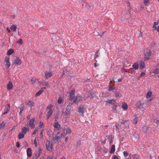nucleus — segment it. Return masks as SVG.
<instances>
[{
  "mask_svg": "<svg viewBox=\"0 0 159 159\" xmlns=\"http://www.w3.org/2000/svg\"><path fill=\"white\" fill-rule=\"evenodd\" d=\"M138 120V119L136 117H135L134 120V123L135 124H136L137 123Z\"/></svg>",
  "mask_w": 159,
  "mask_h": 159,
  "instance_id": "obj_44",
  "label": "nucleus"
},
{
  "mask_svg": "<svg viewBox=\"0 0 159 159\" xmlns=\"http://www.w3.org/2000/svg\"><path fill=\"white\" fill-rule=\"evenodd\" d=\"M34 121L35 119L34 118H33L31 119L30 122L29 126L31 128H33L35 127V125L34 124Z\"/></svg>",
  "mask_w": 159,
  "mask_h": 159,
  "instance_id": "obj_11",
  "label": "nucleus"
},
{
  "mask_svg": "<svg viewBox=\"0 0 159 159\" xmlns=\"http://www.w3.org/2000/svg\"><path fill=\"white\" fill-rule=\"evenodd\" d=\"M152 73L156 74H159V69L157 68L153 70Z\"/></svg>",
  "mask_w": 159,
  "mask_h": 159,
  "instance_id": "obj_29",
  "label": "nucleus"
},
{
  "mask_svg": "<svg viewBox=\"0 0 159 159\" xmlns=\"http://www.w3.org/2000/svg\"><path fill=\"white\" fill-rule=\"evenodd\" d=\"M43 125V124L42 122H40L39 125V127L41 128Z\"/></svg>",
  "mask_w": 159,
  "mask_h": 159,
  "instance_id": "obj_42",
  "label": "nucleus"
},
{
  "mask_svg": "<svg viewBox=\"0 0 159 159\" xmlns=\"http://www.w3.org/2000/svg\"><path fill=\"white\" fill-rule=\"evenodd\" d=\"M66 135V134L63 132V133L61 134V136H60V137H61V139L65 137Z\"/></svg>",
  "mask_w": 159,
  "mask_h": 159,
  "instance_id": "obj_39",
  "label": "nucleus"
},
{
  "mask_svg": "<svg viewBox=\"0 0 159 159\" xmlns=\"http://www.w3.org/2000/svg\"><path fill=\"white\" fill-rule=\"evenodd\" d=\"M7 30L9 33H10L11 32V30L8 27L7 28Z\"/></svg>",
  "mask_w": 159,
  "mask_h": 159,
  "instance_id": "obj_55",
  "label": "nucleus"
},
{
  "mask_svg": "<svg viewBox=\"0 0 159 159\" xmlns=\"http://www.w3.org/2000/svg\"><path fill=\"white\" fill-rule=\"evenodd\" d=\"M17 43H20L21 45L23 43V41L22 39H20L18 41Z\"/></svg>",
  "mask_w": 159,
  "mask_h": 159,
  "instance_id": "obj_45",
  "label": "nucleus"
},
{
  "mask_svg": "<svg viewBox=\"0 0 159 159\" xmlns=\"http://www.w3.org/2000/svg\"><path fill=\"white\" fill-rule=\"evenodd\" d=\"M84 111V107L81 105L79 107L78 112L80 114H83Z\"/></svg>",
  "mask_w": 159,
  "mask_h": 159,
  "instance_id": "obj_17",
  "label": "nucleus"
},
{
  "mask_svg": "<svg viewBox=\"0 0 159 159\" xmlns=\"http://www.w3.org/2000/svg\"><path fill=\"white\" fill-rule=\"evenodd\" d=\"M53 108V106L52 105H48L46 107V111L47 113L46 114V118L48 119L51 116L53 112L52 109Z\"/></svg>",
  "mask_w": 159,
  "mask_h": 159,
  "instance_id": "obj_1",
  "label": "nucleus"
},
{
  "mask_svg": "<svg viewBox=\"0 0 159 159\" xmlns=\"http://www.w3.org/2000/svg\"><path fill=\"white\" fill-rule=\"evenodd\" d=\"M72 105V104H69L67 107H66V109H70Z\"/></svg>",
  "mask_w": 159,
  "mask_h": 159,
  "instance_id": "obj_46",
  "label": "nucleus"
},
{
  "mask_svg": "<svg viewBox=\"0 0 159 159\" xmlns=\"http://www.w3.org/2000/svg\"><path fill=\"white\" fill-rule=\"evenodd\" d=\"M52 73L49 71H46L45 72V77L47 79L51 77L52 76Z\"/></svg>",
  "mask_w": 159,
  "mask_h": 159,
  "instance_id": "obj_13",
  "label": "nucleus"
},
{
  "mask_svg": "<svg viewBox=\"0 0 159 159\" xmlns=\"http://www.w3.org/2000/svg\"><path fill=\"white\" fill-rule=\"evenodd\" d=\"M152 95V92L151 91H148L146 94V98H150Z\"/></svg>",
  "mask_w": 159,
  "mask_h": 159,
  "instance_id": "obj_27",
  "label": "nucleus"
},
{
  "mask_svg": "<svg viewBox=\"0 0 159 159\" xmlns=\"http://www.w3.org/2000/svg\"><path fill=\"white\" fill-rule=\"evenodd\" d=\"M5 125V123L4 122H2V123L0 124V128L3 127Z\"/></svg>",
  "mask_w": 159,
  "mask_h": 159,
  "instance_id": "obj_41",
  "label": "nucleus"
},
{
  "mask_svg": "<svg viewBox=\"0 0 159 159\" xmlns=\"http://www.w3.org/2000/svg\"><path fill=\"white\" fill-rule=\"evenodd\" d=\"M98 66V64H97L96 62H95V63H94V66H95V67H97Z\"/></svg>",
  "mask_w": 159,
  "mask_h": 159,
  "instance_id": "obj_60",
  "label": "nucleus"
},
{
  "mask_svg": "<svg viewBox=\"0 0 159 159\" xmlns=\"http://www.w3.org/2000/svg\"><path fill=\"white\" fill-rule=\"evenodd\" d=\"M78 146H80V144H81V143H80V141H79L78 143Z\"/></svg>",
  "mask_w": 159,
  "mask_h": 159,
  "instance_id": "obj_58",
  "label": "nucleus"
},
{
  "mask_svg": "<svg viewBox=\"0 0 159 159\" xmlns=\"http://www.w3.org/2000/svg\"><path fill=\"white\" fill-rule=\"evenodd\" d=\"M14 52V50L12 49H9L7 51V54L8 55H11Z\"/></svg>",
  "mask_w": 159,
  "mask_h": 159,
  "instance_id": "obj_26",
  "label": "nucleus"
},
{
  "mask_svg": "<svg viewBox=\"0 0 159 159\" xmlns=\"http://www.w3.org/2000/svg\"><path fill=\"white\" fill-rule=\"evenodd\" d=\"M149 0H144V4L146 5H147L149 2Z\"/></svg>",
  "mask_w": 159,
  "mask_h": 159,
  "instance_id": "obj_43",
  "label": "nucleus"
},
{
  "mask_svg": "<svg viewBox=\"0 0 159 159\" xmlns=\"http://www.w3.org/2000/svg\"><path fill=\"white\" fill-rule=\"evenodd\" d=\"M16 28L17 27L16 25H13L11 26L10 29L12 30L15 32L16 31Z\"/></svg>",
  "mask_w": 159,
  "mask_h": 159,
  "instance_id": "obj_25",
  "label": "nucleus"
},
{
  "mask_svg": "<svg viewBox=\"0 0 159 159\" xmlns=\"http://www.w3.org/2000/svg\"><path fill=\"white\" fill-rule=\"evenodd\" d=\"M56 118H57L56 117L55 120L56 122L54 123V126L55 128L59 129L60 127V125L59 123L57 122V120L56 119Z\"/></svg>",
  "mask_w": 159,
  "mask_h": 159,
  "instance_id": "obj_22",
  "label": "nucleus"
},
{
  "mask_svg": "<svg viewBox=\"0 0 159 159\" xmlns=\"http://www.w3.org/2000/svg\"><path fill=\"white\" fill-rule=\"evenodd\" d=\"M24 106H22L19 109V111H18L19 114H21L22 113V112L24 110Z\"/></svg>",
  "mask_w": 159,
  "mask_h": 159,
  "instance_id": "obj_35",
  "label": "nucleus"
},
{
  "mask_svg": "<svg viewBox=\"0 0 159 159\" xmlns=\"http://www.w3.org/2000/svg\"><path fill=\"white\" fill-rule=\"evenodd\" d=\"M121 107L124 111H126L128 108L127 104L125 102L122 103L121 106Z\"/></svg>",
  "mask_w": 159,
  "mask_h": 159,
  "instance_id": "obj_15",
  "label": "nucleus"
},
{
  "mask_svg": "<svg viewBox=\"0 0 159 159\" xmlns=\"http://www.w3.org/2000/svg\"><path fill=\"white\" fill-rule=\"evenodd\" d=\"M124 124L125 125V126L126 127H127L128 126V121L126 120H123L121 122V124Z\"/></svg>",
  "mask_w": 159,
  "mask_h": 159,
  "instance_id": "obj_31",
  "label": "nucleus"
},
{
  "mask_svg": "<svg viewBox=\"0 0 159 159\" xmlns=\"http://www.w3.org/2000/svg\"><path fill=\"white\" fill-rule=\"evenodd\" d=\"M103 151L105 153H107V151H108L107 149H106V148H105L103 149Z\"/></svg>",
  "mask_w": 159,
  "mask_h": 159,
  "instance_id": "obj_53",
  "label": "nucleus"
},
{
  "mask_svg": "<svg viewBox=\"0 0 159 159\" xmlns=\"http://www.w3.org/2000/svg\"><path fill=\"white\" fill-rule=\"evenodd\" d=\"M63 132L66 134L67 133H70L71 132V131L69 128H67L64 129Z\"/></svg>",
  "mask_w": 159,
  "mask_h": 159,
  "instance_id": "obj_21",
  "label": "nucleus"
},
{
  "mask_svg": "<svg viewBox=\"0 0 159 159\" xmlns=\"http://www.w3.org/2000/svg\"><path fill=\"white\" fill-rule=\"evenodd\" d=\"M46 159H53L52 157L49 156Z\"/></svg>",
  "mask_w": 159,
  "mask_h": 159,
  "instance_id": "obj_54",
  "label": "nucleus"
},
{
  "mask_svg": "<svg viewBox=\"0 0 159 159\" xmlns=\"http://www.w3.org/2000/svg\"><path fill=\"white\" fill-rule=\"evenodd\" d=\"M61 159H66V158L64 157H63L61 158Z\"/></svg>",
  "mask_w": 159,
  "mask_h": 159,
  "instance_id": "obj_64",
  "label": "nucleus"
},
{
  "mask_svg": "<svg viewBox=\"0 0 159 159\" xmlns=\"http://www.w3.org/2000/svg\"><path fill=\"white\" fill-rule=\"evenodd\" d=\"M38 129H35L34 130V131L33 133V136L34 135H35L36 134V133H37V131H38Z\"/></svg>",
  "mask_w": 159,
  "mask_h": 159,
  "instance_id": "obj_40",
  "label": "nucleus"
},
{
  "mask_svg": "<svg viewBox=\"0 0 159 159\" xmlns=\"http://www.w3.org/2000/svg\"><path fill=\"white\" fill-rule=\"evenodd\" d=\"M109 91H111L112 90L115 89V87H114V86H112L110 84L109 85Z\"/></svg>",
  "mask_w": 159,
  "mask_h": 159,
  "instance_id": "obj_37",
  "label": "nucleus"
},
{
  "mask_svg": "<svg viewBox=\"0 0 159 159\" xmlns=\"http://www.w3.org/2000/svg\"><path fill=\"white\" fill-rule=\"evenodd\" d=\"M40 136L41 137H43V131L42 130L40 133Z\"/></svg>",
  "mask_w": 159,
  "mask_h": 159,
  "instance_id": "obj_56",
  "label": "nucleus"
},
{
  "mask_svg": "<svg viewBox=\"0 0 159 159\" xmlns=\"http://www.w3.org/2000/svg\"><path fill=\"white\" fill-rule=\"evenodd\" d=\"M139 66V65L137 63H134L132 65L133 68L135 70H136L138 69Z\"/></svg>",
  "mask_w": 159,
  "mask_h": 159,
  "instance_id": "obj_20",
  "label": "nucleus"
},
{
  "mask_svg": "<svg viewBox=\"0 0 159 159\" xmlns=\"http://www.w3.org/2000/svg\"><path fill=\"white\" fill-rule=\"evenodd\" d=\"M124 155L125 156H126L128 155V152L126 151H124L123 152Z\"/></svg>",
  "mask_w": 159,
  "mask_h": 159,
  "instance_id": "obj_49",
  "label": "nucleus"
},
{
  "mask_svg": "<svg viewBox=\"0 0 159 159\" xmlns=\"http://www.w3.org/2000/svg\"><path fill=\"white\" fill-rule=\"evenodd\" d=\"M157 31L159 32V25H158L157 27Z\"/></svg>",
  "mask_w": 159,
  "mask_h": 159,
  "instance_id": "obj_57",
  "label": "nucleus"
},
{
  "mask_svg": "<svg viewBox=\"0 0 159 159\" xmlns=\"http://www.w3.org/2000/svg\"><path fill=\"white\" fill-rule=\"evenodd\" d=\"M16 146L17 148H19L20 147V144L18 142H17L16 143Z\"/></svg>",
  "mask_w": 159,
  "mask_h": 159,
  "instance_id": "obj_50",
  "label": "nucleus"
},
{
  "mask_svg": "<svg viewBox=\"0 0 159 159\" xmlns=\"http://www.w3.org/2000/svg\"><path fill=\"white\" fill-rule=\"evenodd\" d=\"M145 72H142L140 74V76H143L145 75Z\"/></svg>",
  "mask_w": 159,
  "mask_h": 159,
  "instance_id": "obj_48",
  "label": "nucleus"
},
{
  "mask_svg": "<svg viewBox=\"0 0 159 159\" xmlns=\"http://www.w3.org/2000/svg\"><path fill=\"white\" fill-rule=\"evenodd\" d=\"M38 81L37 79H36L32 78L31 80V82L32 84H34L36 83Z\"/></svg>",
  "mask_w": 159,
  "mask_h": 159,
  "instance_id": "obj_30",
  "label": "nucleus"
},
{
  "mask_svg": "<svg viewBox=\"0 0 159 159\" xmlns=\"http://www.w3.org/2000/svg\"><path fill=\"white\" fill-rule=\"evenodd\" d=\"M53 147V144L52 142L48 140L46 142V148L47 150L49 151H52Z\"/></svg>",
  "mask_w": 159,
  "mask_h": 159,
  "instance_id": "obj_2",
  "label": "nucleus"
},
{
  "mask_svg": "<svg viewBox=\"0 0 159 159\" xmlns=\"http://www.w3.org/2000/svg\"><path fill=\"white\" fill-rule=\"evenodd\" d=\"M86 94L87 95V97L92 98L95 95L94 93L92 91H90L88 92H87L86 93Z\"/></svg>",
  "mask_w": 159,
  "mask_h": 159,
  "instance_id": "obj_8",
  "label": "nucleus"
},
{
  "mask_svg": "<svg viewBox=\"0 0 159 159\" xmlns=\"http://www.w3.org/2000/svg\"><path fill=\"white\" fill-rule=\"evenodd\" d=\"M118 125H119V124H117L116 125V129H119V128H118Z\"/></svg>",
  "mask_w": 159,
  "mask_h": 159,
  "instance_id": "obj_59",
  "label": "nucleus"
},
{
  "mask_svg": "<svg viewBox=\"0 0 159 159\" xmlns=\"http://www.w3.org/2000/svg\"><path fill=\"white\" fill-rule=\"evenodd\" d=\"M29 130L30 129L29 128H27L26 127H24L22 128L21 132L23 133V134L25 135L27 132H29Z\"/></svg>",
  "mask_w": 159,
  "mask_h": 159,
  "instance_id": "obj_12",
  "label": "nucleus"
},
{
  "mask_svg": "<svg viewBox=\"0 0 159 159\" xmlns=\"http://www.w3.org/2000/svg\"><path fill=\"white\" fill-rule=\"evenodd\" d=\"M34 104L33 102L31 101H29L27 103V104L31 108L34 105Z\"/></svg>",
  "mask_w": 159,
  "mask_h": 159,
  "instance_id": "obj_28",
  "label": "nucleus"
},
{
  "mask_svg": "<svg viewBox=\"0 0 159 159\" xmlns=\"http://www.w3.org/2000/svg\"><path fill=\"white\" fill-rule=\"evenodd\" d=\"M33 159H37V157L36 156L34 157Z\"/></svg>",
  "mask_w": 159,
  "mask_h": 159,
  "instance_id": "obj_61",
  "label": "nucleus"
},
{
  "mask_svg": "<svg viewBox=\"0 0 159 159\" xmlns=\"http://www.w3.org/2000/svg\"><path fill=\"white\" fill-rule=\"evenodd\" d=\"M140 68L143 69L145 66V64L143 62H141L139 64Z\"/></svg>",
  "mask_w": 159,
  "mask_h": 159,
  "instance_id": "obj_34",
  "label": "nucleus"
},
{
  "mask_svg": "<svg viewBox=\"0 0 159 159\" xmlns=\"http://www.w3.org/2000/svg\"><path fill=\"white\" fill-rule=\"evenodd\" d=\"M13 87L12 82L11 81H10L7 84V89L8 90L11 89Z\"/></svg>",
  "mask_w": 159,
  "mask_h": 159,
  "instance_id": "obj_16",
  "label": "nucleus"
},
{
  "mask_svg": "<svg viewBox=\"0 0 159 159\" xmlns=\"http://www.w3.org/2000/svg\"><path fill=\"white\" fill-rule=\"evenodd\" d=\"M25 134L21 132L19 133L18 137L19 139H23L24 137Z\"/></svg>",
  "mask_w": 159,
  "mask_h": 159,
  "instance_id": "obj_18",
  "label": "nucleus"
},
{
  "mask_svg": "<svg viewBox=\"0 0 159 159\" xmlns=\"http://www.w3.org/2000/svg\"><path fill=\"white\" fill-rule=\"evenodd\" d=\"M159 23V22L158 21L157 22H154V25L152 26V28L155 30H157V27L156 26V25H158Z\"/></svg>",
  "mask_w": 159,
  "mask_h": 159,
  "instance_id": "obj_33",
  "label": "nucleus"
},
{
  "mask_svg": "<svg viewBox=\"0 0 159 159\" xmlns=\"http://www.w3.org/2000/svg\"><path fill=\"white\" fill-rule=\"evenodd\" d=\"M5 66L9 68L10 66V63L9 62V57L6 56L5 58L4 61Z\"/></svg>",
  "mask_w": 159,
  "mask_h": 159,
  "instance_id": "obj_7",
  "label": "nucleus"
},
{
  "mask_svg": "<svg viewBox=\"0 0 159 159\" xmlns=\"http://www.w3.org/2000/svg\"><path fill=\"white\" fill-rule=\"evenodd\" d=\"M14 63L15 65H20L21 64V61L20 59L18 57H16L14 60Z\"/></svg>",
  "mask_w": 159,
  "mask_h": 159,
  "instance_id": "obj_10",
  "label": "nucleus"
},
{
  "mask_svg": "<svg viewBox=\"0 0 159 159\" xmlns=\"http://www.w3.org/2000/svg\"><path fill=\"white\" fill-rule=\"evenodd\" d=\"M142 104V102H139L136 103V106L137 107L139 108H141V105Z\"/></svg>",
  "mask_w": 159,
  "mask_h": 159,
  "instance_id": "obj_36",
  "label": "nucleus"
},
{
  "mask_svg": "<svg viewBox=\"0 0 159 159\" xmlns=\"http://www.w3.org/2000/svg\"><path fill=\"white\" fill-rule=\"evenodd\" d=\"M112 159H119V158L116 155H114L112 157Z\"/></svg>",
  "mask_w": 159,
  "mask_h": 159,
  "instance_id": "obj_47",
  "label": "nucleus"
},
{
  "mask_svg": "<svg viewBox=\"0 0 159 159\" xmlns=\"http://www.w3.org/2000/svg\"><path fill=\"white\" fill-rule=\"evenodd\" d=\"M115 145H112L111 148L110 153H113L115 150Z\"/></svg>",
  "mask_w": 159,
  "mask_h": 159,
  "instance_id": "obj_23",
  "label": "nucleus"
},
{
  "mask_svg": "<svg viewBox=\"0 0 159 159\" xmlns=\"http://www.w3.org/2000/svg\"><path fill=\"white\" fill-rule=\"evenodd\" d=\"M142 76H140V75L137 78V79L138 80H139L140 78Z\"/></svg>",
  "mask_w": 159,
  "mask_h": 159,
  "instance_id": "obj_62",
  "label": "nucleus"
},
{
  "mask_svg": "<svg viewBox=\"0 0 159 159\" xmlns=\"http://www.w3.org/2000/svg\"><path fill=\"white\" fill-rule=\"evenodd\" d=\"M10 109V104H7L5 106V109L4 110L3 115H5L8 112Z\"/></svg>",
  "mask_w": 159,
  "mask_h": 159,
  "instance_id": "obj_5",
  "label": "nucleus"
},
{
  "mask_svg": "<svg viewBox=\"0 0 159 159\" xmlns=\"http://www.w3.org/2000/svg\"><path fill=\"white\" fill-rule=\"evenodd\" d=\"M75 91L73 90L70 92L69 99L71 101L74 100L75 97Z\"/></svg>",
  "mask_w": 159,
  "mask_h": 159,
  "instance_id": "obj_6",
  "label": "nucleus"
},
{
  "mask_svg": "<svg viewBox=\"0 0 159 159\" xmlns=\"http://www.w3.org/2000/svg\"><path fill=\"white\" fill-rule=\"evenodd\" d=\"M149 129L146 126H143L142 127V130L145 132H147L149 131Z\"/></svg>",
  "mask_w": 159,
  "mask_h": 159,
  "instance_id": "obj_19",
  "label": "nucleus"
},
{
  "mask_svg": "<svg viewBox=\"0 0 159 159\" xmlns=\"http://www.w3.org/2000/svg\"><path fill=\"white\" fill-rule=\"evenodd\" d=\"M106 102L108 104H112L115 103V101L114 100L108 99L106 101Z\"/></svg>",
  "mask_w": 159,
  "mask_h": 159,
  "instance_id": "obj_24",
  "label": "nucleus"
},
{
  "mask_svg": "<svg viewBox=\"0 0 159 159\" xmlns=\"http://www.w3.org/2000/svg\"><path fill=\"white\" fill-rule=\"evenodd\" d=\"M145 51L144 60H147L150 59V56L151 53L150 51L148 49H147Z\"/></svg>",
  "mask_w": 159,
  "mask_h": 159,
  "instance_id": "obj_3",
  "label": "nucleus"
},
{
  "mask_svg": "<svg viewBox=\"0 0 159 159\" xmlns=\"http://www.w3.org/2000/svg\"><path fill=\"white\" fill-rule=\"evenodd\" d=\"M115 96L117 98L119 96V94L118 93H115Z\"/></svg>",
  "mask_w": 159,
  "mask_h": 159,
  "instance_id": "obj_52",
  "label": "nucleus"
},
{
  "mask_svg": "<svg viewBox=\"0 0 159 159\" xmlns=\"http://www.w3.org/2000/svg\"><path fill=\"white\" fill-rule=\"evenodd\" d=\"M133 158L134 159H139L137 157H136V156L135 155H133Z\"/></svg>",
  "mask_w": 159,
  "mask_h": 159,
  "instance_id": "obj_51",
  "label": "nucleus"
},
{
  "mask_svg": "<svg viewBox=\"0 0 159 159\" xmlns=\"http://www.w3.org/2000/svg\"><path fill=\"white\" fill-rule=\"evenodd\" d=\"M43 92V90H40L39 91H38L35 94L36 96H38L40 95Z\"/></svg>",
  "mask_w": 159,
  "mask_h": 159,
  "instance_id": "obj_32",
  "label": "nucleus"
},
{
  "mask_svg": "<svg viewBox=\"0 0 159 159\" xmlns=\"http://www.w3.org/2000/svg\"><path fill=\"white\" fill-rule=\"evenodd\" d=\"M82 99V97L80 96H78L76 97L74 100H73V102L75 103H78Z\"/></svg>",
  "mask_w": 159,
  "mask_h": 159,
  "instance_id": "obj_9",
  "label": "nucleus"
},
{
  "mask_svg": "<svg viewBox=\"0 0 159 159\" xmlns=\"http://www.w3.org/2000/svg\"><path fill=\"white\" fill-rule=\"evenodd\" d=\"M61 137L59 136L53 134L52 135V140L55 143L58 142L60 140Z\"/></svg>",
  "mask_w": 159,
  "mask_h": 159,
  "instance_id": "obj_4",
  "label": "nucleus"
},
{
  "mask_svg": "<svg viewBox=\"0 0 159 159\" xmlns=\"http://www.w3.org/2000/svg\"><path fill=\"white\" fill-rule=\"evenodd\" d=\"M62 102V98L61 97L59 98L57 101L58 103L59 104H60Z\"/></svg>",
  "mask_w": 159,
  "mask_h": 159,
  "instance_id": "obj_38",
  "label": "nucleus"
},
{
  "mask_svg": "<svg viewBox=\"0 0 159 159\" xmlns=\"http://www.w3.org/2000/svg\"><path fill=\"white\" fill-rule=\"evenodd\" d=\"M44 85L45 86H48V84L47 83H44Z\"/></svg>",
  "mask_w": 159,
  "mask_h": 159,
  "instance_id": "obj_63",
  "label": "nucleus"
},
{
  "mask_svg": "<svg viewBox=\"0 0 159 159\" xmlns=\"http://www.w3.org/2000/svg\"><path fill=\"white\" fill-rule=\"evenodd\" d=\"M27 155L28 157H30L32 155V152L31 149L30 148H28L27 149Z\"/></svg>",
  "mask_w": 159,
  "mask_h": 159,
  "instance_id": "obj_14",
  "label": "nucleus"
}]
</instances>
